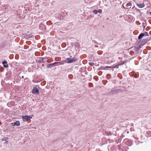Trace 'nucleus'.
I'll return each mask as SVG.
<instances>
[{
    "label": "nucleus",
    "instance_id": "8",
    "mask_svg": "<svg viewBox=\"0 0 151 151\" xmlns=\"http://www.w3.org/2000/svg\"><path fill=\"white\" fill-rule=\"evenodd\" d=\"M12 125L14 126H19L20 124V122L18 121H17L13 123H12Z\"/></svg>",
    "mask_w": 151,
    "mask_h": 151
},
{
    "label": "nucleus",
    "instance_id": "24",
    "mask_svg": "<svg viewBox=\"0 0 151 151\" xmlns=\"http://www.w3.org/2000/svg\"><path fill=\"white\" fill-rule=\"evenodd\" d=\"M129 133V131H127V133Z\"/></svg>",
    "mask_w": 151,
    "mask_h": 151
},
{
    "label": "nucleus",
    "instance_id": "1",
    "mask_svg": "<svg viewBox=\"0 0 151 151\" xmlns=\"http://www.w3.org/2000/svg\"><path fill=\"white\" fill-rule=\"evenodd\" d=\"M71 56H70V58H67L65 60V62L68 63H71L77 61L78 60L77 58L76 57L71 58Z\"/></svg>",
    "mask_w": 151,
    "mask_h": 151
},
{
    "label": "nucleus",
    "instance_id": "5",
    "mask_svg": "<svg viewBox=\"0 0 151 151\" xmlns=\"http://www.w3.org/2000/svg\"><path fill=\"white\" fill-rule=\"evenodd\" d=\"M102 10L101 9H99L98 10L95 9L93 10L92 11L93 13L95 14H97L98 13L101 14L102 13Z\"/></svg>",
    "mask_w": 151,
    "mask_h": 151
},
{
    "label": "nucleus",
    "instance_id": "4",
    "mask_svg": "<svg viewBox=\"0 0 151 151\" xmlns=\"http://www.w3.org/2000/svg\"><path fill=\"white\" fill-rule=\"evenodd\" d=\"M32 93L34 94H38L39 92L37 88L36 87H34L32 90Z\"/></svg>",
    "mask_w": 151,
    "mask_h": 151
},
{
    "label": "nucleus",
    "instance_id": "23",
    "mask_svg": "<svg viewBox=\"0 0 151 151\" xmlns=\"http://www.w3.org/2000/svg\"><path fill=\"white\" fill-rule=\"evenodd\" d=\"M128 145V146H130V145H131V144H129V145Z\"/></svg>",
    "mask_w": 151,
    "mask_h": 151
},
{
    "label": "nucleus",
    "instance_id": "22",
    "mask_svg": "<svg viewBox=\"0 0 151 151\" xmlns=\"http://www.w3.org/2000/svg\"><path fill=\"white\" fill-rule=\"evenodd\" d=\"M118 149H119L120 148V147H119V146L118 145Z\"/></svg>",
    "mask_w": 151,
    "mask_h": 151
},
{
    "label": "nucleus",
    "instance_id": "20",
    "mask_svg": "<svg viewBox=\"0 0 151 151\" xmlns=\"http://www.w3.org/2000/svg\"><path fill=\"white\" fill-rule=\"evenodd\" d=\"M28 116V118H29L30 119H31L32 118V116Z\"/></svg>",
    "mask_w": 151,
    "mask_h": 151
},
{
    "label": "nucleus",
    "instance_id": "15",
    "mask_svg": "<svg viewBox=\"0 0 151 151\" xmlns=\"http://www.w3.org/2000/svg\"><path fill=\"white\" fill-rule=\"evenodd\" d=\"M131 5L132 3H131L129 2L127 4L126 6L128 7V9H129L131 8Z\"/></svg>",
    "mask_w": 151,
    "mask_h": 151
},
{
    "label": "nucleus",
    "instance_id": "11",
    "mask_svg": "<svg viewBox=\"0 0 151 151\" xmlns=\"http://www.w3.org/2000/svg\"><path fill=\"white\" fill-rule=\"evenodd\" d=\"M101 68L102 69L106 70V69H108L111 68H112V67H111V66H106L105 67L103 66V67H101Z\"/></svg>",
    "mask_w": 151,
    "mask_h": 151
},
{
    "label": "nucleus",
    "instance_id": "9",
    "mask_svg": "<svg viewBox=\"0 0 151 151\" xmlns=\"http://www.w3.org/2000/svg\"><path fill=\"white\" fill-rule=\"evenodd\" d=\"M21 117L23 119V121L24 122H26L27 121V119L28 118V116H22Z\"/></svg>",
    "mask_w": 151,
    "mask_h": 151
},
{
    "label": "nucleus",
    "instance_id": "7",
    "mask_svg": "<svg viewBox=\"0 0 151 151\" xmlns=\"http://www.w3.org/2000/svg\"><path fill=\"white\" fill-rule=\"evenodd\" d=\"M44 58H37V61L39 63H43Z\"/></svg>",
    "mask_w": 151,
    "mask_h": 151
},
{
    "label": "nucleus",
    "instance_id": "17",
    "mask_svg": "<svg viewBox=\"0 0 151 151\" xmlns=\"http://www.w3.org/2000/svg\"><path fill=\"white\" fill-rule=\"evenodd\" d=\"M142 26L143 27V28L144 29H145V27L146 26V24L144 22H143L142 23Z\"/></svg>",
    "mask_w": 151,
    "mask_h": 151
},
{
    "label": "nucleus",
    "instance_id": "13",
    "mask_svg": "<svg viewBox=\"0 0 151 151\" xmlns=\"http://www.w3.org/2000/svg\"><path fill=\"white\" fill-rule=\"evenodd\" d=\"M40 29L42 30H44L45 29V27L44 25L42 24H41L39 26Z\"/></svg>",
    "mask_w": 151,
    "mask_h": 151
},
{
    "label": "nucleus",
    "instance_id": "16",
    "mask_svg": "<svg viewBox=\"0 0 151 151\" xmlns=\"http://www.w3.org/2000/svg\"><path fill=\"white\" fill-rule=\"evenodd\" d=\"M121 64H118V65H116V66H114L113 67V68H116V69H117V68H119V65H121Z\"/></svg>",
    "mask_w": 151,
    "mask_h": 151
},
{
    "label": "nucleus",
    "instance_id": "10",
    "mask_svg": "<svg viewBox=\"0 0 151 151\" xmlns=\"http://www.w3.org/2000/svg\"><path fill=\"white\" fill-rule=\"evenodd\" d=\"M137 5L139 8H142L145 6V5L144 3L142 4H137Z\"/></svg>",
    "mask_w": 151,
    "mask_h": 151
},
{
    "label": "nucleus",
    "instance_id": "3",
    "mask_svg": "<svg viewBox=\"0 0 151 151\" xmlns=\"http://www.w3.org/2000/svg\"><path fill=\"white\" fill-rule=\"evenodd\" d=\"M121 90V89H115L113 88L111 90V91L109 92V93L110 94H111V95L115 94L119 92Z\"/></svg>",
    "mask_w": 151,
    "mask_h": 151
},
{
    "label": "nucleus",
    "instance_id": "21",
    "mask_svg": "<svg viewBox=\"0 0 151 151\" xmlns=\"http://www.w3.org/2000/svg\"><path fill=\"white\" fill-rule=\"evenodd\" d=\"M22 78H24V76H22Z\"/></svg>",
    "mask_w": 151,
    "mask_h": 151
},
{
    "label": "nucleus",
    "instance_id": "12",
    "mask_svg": "<svg viewBox=\"0 0 151 151\" xmlns=\"http://www.w3.org/2000/svg\"><path fill=\"white\" fill-rule=\"evenodd\" d=\"M7 137L3 138L1 139V140L2 141H5V143L7 144L8 143V142L7 141Z\"/></svg>",
    "mask_w": 151,
    "mask_h": 151
},
{
    "label": "nucleus",
    "instance_id": "14",
    "mask_svg": "<svg viewBox=\"0 0 151 151\" xmlns=\"http://www.w3.org/2000/svg\"><path fill=\"white\" fill-rule=\"evenodd\" d=\"M144 36V35L143 33H142L140 34L139 36L138 37V39L139 40L141 39Z\"/></svg>",
    "mask_w": 151,
    "mask_h": 151
},
{
    "label": "nucleus",
    "instance_id": "18",
    "mask_svg": "<svg viewBox=\"0 0 151 151\" xmlns=\"http://www.w3.org/2000/svg\"><path fill=\"white\" fill-rule=\"evenodd\" d=\"M143 34L144 35V36H149V35L148 33L147 32H145L144 33H143Z\"/></svg>",
    "mask_w": 151,
    "mask_h": 151
},
{
    "label": "nucleus",
    "instance_id": "2",
    "mask_svg": "<svg viewBox=\"0 0 151 151\" xmlns=\"http://www.w3.org/2000/svg\"><path fill=\"white\" fill-rule=\"evenodd\" d=\"M61 63L60 62H55L54 63L49 64L47 67L48 68H51L52 67L55 66L60 65Z\"/></svg>",
    "mask_w": 151,
    "mask_h": 151
},
{
    "label": "nucleus",
    "instance_id": "19",
    "mask_svg": "<svg viewBox=\"0 0 151 151\" xmlns=\"http://www.w3.org/2000/svg\"><path fill=\"white\" fill-rule=\"evenodd\" d=\"M89 64L91 66H93L94 65V63L93 62H91L89 63Z\"/></svg>",
    "mask_w": 151,
    "mask_h": 151
},
{
    "label": "nucleus",
    "instance_id": "25",
    "mask_svg": "<svg viewBox=\"0 0 151 151\" xmlns=\"http://www.w3.org/2000/svg\"><path fill=\"white\" fill-rule=\"evenodd\" d=\"M123 8H124V6H123Z\"/></svg>",
    "mask_w": 151,
    "mask_h": 151
},
{
    "label": "nucleus",
    "instance_id": "6",
    "mask_svg": "<svg viewBox=\"0 0 151 151\" xmlns=\"http://www.w3.org/2000/svg\"><path fill=\"white\" fill-rule=\"evenodd\" d=\"M7 63V62L6 60L2 62V64L3 65L4 67L5 68H7L8 67V65Z\"/></svg>",
    "mask_w": 151,
    "mask_h": 151
}]
</instances>
